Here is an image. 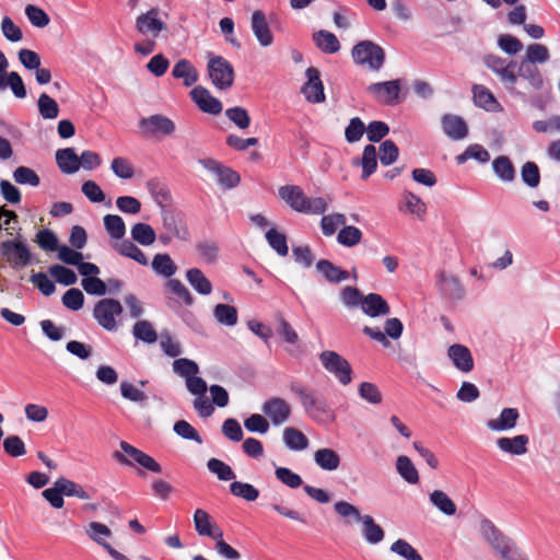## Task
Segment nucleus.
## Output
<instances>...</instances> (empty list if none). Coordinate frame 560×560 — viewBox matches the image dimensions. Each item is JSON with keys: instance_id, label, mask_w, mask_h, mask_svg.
<instances>
[{"instance_id": "nucleus-36", "label": "nucleus", "mask_w": 560, "mask_h": 560, "mask_svg": "<svg viewBox=\"0 0 560 560\" xmlns=\"http://www.w3.org/2000/svg\"><path fill=\"white\" fill-rule=\"evenodd\" d=\"M151 267L156 275L167 279L177 272V266L168 254H156L151 261Z\"/></svg>"}, {"instance_id": "nucleus-26", "label": "nucleus", "mask_w": 560, "mask_h": 560, "mask_svg": "<svg viewBox=\"0 0 560 560\" xmlns=\"http://www.w3.org/2000/svg\"><path fill=\"white\" fill-rule=\"evenodd\" d=\"M360 307L362 312L370 317L386 316L390 313L388 303L377 293H369L363 296Z\"/></svg>"}, {"instance_id": "nucleus-24", "label": "nucleus", "mask_w": 560, "mask_h": 560, "mask_svg": "<svg viewBox=\"0 0 560 560\" xmlns=\"http://www.w3.org/2000/svg\"><path fill=\"white\" fill-rule=\"evenodd\" d=\"M447 357L458 371L463 373L472 371L474 359L467 347L459 343L452 345L447 350Z\"/></svg>"}, {"instance_id": "nucleus-22", "label": "nucleus", "mask_w": 560, "mask_h": 560, "mask_svg": "<svg viewBox=\"0 0 560 560\" xmlns=\"http://www.w3.org/2000/svg\"><path fill=\"white\" fill-rule=\"evenodd\" d=\"M520 419L516 408H504L497 418L487 421L486 425L493 432H505L513 430Z\"/></svg>"}, {"instance_id": "nucleus-46", "label": "nucleus", "mask_w": 560, "mask_h": 560, "mask_svg": "<svg viewBox=\"0 0 560 560\" xmlns=\"http://www.w3.org/2000/svg\"><path fill=\"white\" fill-rule=\"evenodd\" d=\"M214 318L224 326H234L237 323V310L229 304H217L213 310Z\"/></svg>"}, {"instance_id": "nucleus-28", "label": "nucleus", "mask_w": 560, "mask_h": 560, "mask_svg": "<svg viewBox=\"0 0 560 560\" xmlns=\"http://www.w3.org/2000/svg\"><path fill=\"white\" fill-rule=\"evenodd\" d=\"M472 97L475 105L487 112L498 113L503 109L492 92L482 84L472 86Z\"/></svg>"}, {"instance_id": "nucleus-23", "label": "nucleus", "mask_w": 560, "mask_h": 560, "mask_svg": "<svg viewBox=\"0 0 560 560\" xmlns=\"http://www.w3.org/2000/svg\"><path fill=\"white\" fill-rule=\"evenodd\" d=\"M190 95L202 112L212 115H218L222 112L221 102L217 97L212 96L207 89L196 86L191 90Z\"/></svg>"}, {"instance_id": "nucleus-11", "label": "nucleus", "mask_w": 560, "mask_h": 560, "mask_svg": "<svg viewBox=\"0 0 560 560\" xmlns=\"http://www.w3.org/2000/svg\"><path fill=\"white\" fill-rule=\"evenodd\" d=\"M139 127L145 137H171L176 131L175 122L162 114L140 119Z\"/></svg>"}, {"instance_id": "nucleus-61", "label": "nucleus", "mask_w": 560, "mask_h": 560, "mask_svg": "<svg viewBox=\"0 0 560 560\" xmlns=\"http://www.w3.org/2000/svg\"><path fill=\"white\" fill-rule=\"evenodd\" d=\"M490 546L500 555L502 560L508 559L518 549L515 544L502 533L497 536Z\"/></svg>"}, {"instance_id": "nucleus-31", "label": "nucleus", "mask_w": 560, "mask_h": 560, "mask_svg": "<svg viewBox=\"0 0 560 560\" xmlns=\"http://www.w3.org/2000/svg\"><path fill=\"white\" fill-rule=\"evenodd\" d=\"M315 464L326 471H335L340 467V455L332 448L323 447L314 453Z\"/></svg>"}, {"instance_id": "nucleus-48", "label": "nucleus", "mask_w": 560, "mask_h": 560, "mask_svg": "<svg viewBox=\"0 0 560 560\" xmlns=\"http://www.w3.org/2000/svg\"><path fill=\"white\" fill-rule=\"evenodd\" d=\"M346 222V215L339 212L323 215L320 220L322 232L325 236H331L339 226H345Z\"/></svg>"}, {"instance_id": "nucleus-7", "label": "nucleus", "mask_w": 560, "mask_h": 560, "mask_svg": "<svg viewBox=\"0 0 560 560\" xmlns=\"http://www.w3.org/2000/svg\"><path fill=\"white\" fill-rule=\"evenodd\" d=\"M84 533L91 541L102 547L113 560H131L109 544L108 540L113 537V532L107 525L92 521L84 527Z\"/></svg>"}, {"instance_id": "nucleus-25", "label": "nucleus", "mask_w": 560, "mask_h": 560, "mask_svg": "<svg viewBox=\"0 0 560 560\" xmlns=\"http://www.w3.org/2000/svg\"><path fill=\"white\" fill-rule=\"evenodd\" d=\"M444 133L452 140H462L468 135V126L465 120L452 114H446L441 119Z\"/></svg>"}, {"instance_id": "nucleus-59", "label": "nucleus", "mask_w": 560, "mask_h": 560, "mask_svg": "<svg viewBox=\"0 0 560 560\" xmlns=\"http://www.w3.org/2000/svg\"><path fill=\"white\" fill-rule=\"evenodd\" d=\"M112 172L119 178L130 179L135 175L132 163L126 158H115L110 164Z\"/></svg>"}, {"instance_id": "nucleus-37", "label": "nucleus", "mask_w": 560, "mask_h": 560, "mask_svg": "<svg viewBox=\"0 0 560 560\" xmlns=\"http://www.w3.org/2000/svg\"><path fill=\"white\" fill-rule=\"evenodd\" d=\"M188 283L202 295H209L212 292V284L205 273L198 268L188 269L186 272Z\"/></svg>"}, {"instance_id": "nucleus-53", "label": "nucleus", "mask_w": 560, "mask_h": 560, "mask_svg": "<svg viewBox=\"0 0 560 560\" xmlns=\"http://www.w3.org/2000/svg\"><path fill=\"white\" fill-rule=\"evenodd\" d=\"M230 491L233 495L249 502L256 501L259 497V491L253 485L242 481H233Z\"/></svg>"}, {"instance_id": "nucleus-52", "label": "nucleus", "mask_w": 560, "mask_h": 560, "mask_svg": "<svg viewBox=\"0 0 560 560\" xmlns=\"http://www.w3.org/2000/svg\"><path fill=\"white\" fill-rule=\"evenodd\" d=\"M104 226L110 237L115 240H120L126 234V225L124 220L116 214H106L104 217Z\"/></svg>"}, {"instance_id": "nucleus-51", "label": "nucleus", "mask_w": 560, "mask_h": 560, "mask_svg": "<svg viewBox=\"0 0 560 560\" xmlns=\"http://www.w3.org/2000/svg\"><path fill=\"white\" fill-rule=\"evenodd\" d=\"M37 104L39 114L44 119H55L58 117L59 105L48 94H40Z\"/></svg>"}, {"instance_id": "nucleus-63", "label": "nucleus", "mask_w": 560, "mask_h": 560, "mask_svg": "<svg viewBox=\"0 0 560 560\" xmlns=\"http://www.w3.org/2000/svg\"><path fill=\"white\" fill-rule=\"evenodd\" d=\"M225 116L240 129H246L250 125V117L244 107L235 106L228 108Z\"/></svg>"}, {"instance_id": "nucleus-1", "label": "nucleus", "mask_w": 560, "mask_h": 560, "mask_svg": "<svg viewBox=\"0 0 560 560\" xmlns=\"http://www.w3.org/2000/svg\"><path fill=\"white\" fill-rule=\"evenodd\" d=\"M173 371L178 376L185 378L187 390L195 396L192 406L199 416L202 418L210 417L213 413L214 408L206 397L208 386L206 381L198 376V364L186 358L176 359L173 362Z\"/></svg>"}, {"instance_id": "nucleus-62", "label": "nucleus", "mask_w": 560, "mask_h": 560, "mask_svg": "<svg viewBox=\"0 0 560 560\" xmlns=\"http://www.w3.org/2000/svg\"><path fill=\"white\" fill-rule=\"evenodd\" d=\"M266 240L271 248H273L280 256L288 255L287 237L276 229H270L266 233Z\"/></svg>"}, {"instance_id": "nucleus-20", "label": "nucleus", "mask_w": 560, "mask_h": 560, "mask_svg": "<svg viewBox=\"0 0 560 560\" xmlns=\"http://www.w3.org/2000/svg\"><path fill=\"white\" fill-rule=\"evenodd\" d=\"M399 91L398 80L373 83L368 86V92L374 100L386 105L394 104L397 101Z\"/></svg>"}, {"instance_id": "nucleus-35", "label": "nucleus", "mask_w": 560, "mask_h": 560, "mask_svg": "<svg viewBox=\"0 0 560 560\" xmlns=\"http://www.w3.org/2000/svg\"><path fill=\"white\" fill-rule=\"evenodd\" d=\"M282 438H283V443L285 444V446L289 450L295 451V452H301V451L306 450L310 444L306 435L302 431H300L295 428H292V427H288L283 430Z\"/></svg>"}, {"instance_id": "nucleus-45", "label": "nucleus", "mask_w": 560, "mask_h": 560, "mask_svg": "<svg viewBox=\"0 0 560 560\" xmlns=\"http://www.w3.org/2000/svg\"><path fill=\"white\" fill-rule=\"evenodd\" d=\"M317 47L327 54L337 52L340 49V44L337 37L327 31H319L313 36Z\"/></svg>"}, {"instance_id": "nucleus-15", "label": "nucleus", "mask_w": 560, "mask_h": 560, "mask_svg": "<svg viewBox=\"0 0 560 560\" xmlns=\"http://www.w3.org/2000/svg\"><path fill=\"white\" fill-rule=\"evenodd\" d=\"M384 330L385 331L383 332L378 328H373V327H369V326H365L363 328V332L366 336H369L371 339L380 342L384 347H388L389 341L387 338H392L395 340L399 339L402 335L404 326H402V323L400 322V319L393 317V318H388L385 322Z\"/></svg>"}, {"instance_id": "nucleus-13", "label": "nucleus", "mask_w": 560, "mask_h": 560, "mask_svg": "<svg viewBox=\"0 0 560 560\" xmlns=\"http://www.w3.org/2000/svg\"><path fill=\"white\" fill-rule=\"evenodd\" d=\"M136 30L143 36L156 38L162 31L166 30V24L160 19V10L153 8L136 19Z\"/></svg>"}, {"instance_id": "nucleus-41", "label": "nucleus", "mask_w": 560, "mask_h": 560, "mask_svg": "<svg viewBox=\"0 0 560 560\" xmlns=\"http://www.w3.org/2000/svg\"><path fill=\"white\" fill-rule=\"evenodd\" d=\"M114 247L120 255L131 258L142 266H147L149 264L144 253L130 241L125 240L120 243H116Z\"/></svg>"}, {"instance_id": "nucleus-6", "label": "nucleus", "mask_w": 560, "mask_h": 560, "mask_svg": "<svg viewBox=\"0 0 560 560\" xmlns=\"http://www.w3.org/2000/svg\"><path fill=\"white\" fill-rule=\"evenodd\" d=\"M208 74L212 84L219 90H228L234 82L233 66L221 56L208 54Z\"/></svg>"}, {"instance_id": "nucleus-64", "label": "nucleus", "mask_w": 560, "mask_h": 560, "mask_svg": "<svg viewBox=\"0 0 560 560\" xmlns=\"http://www.w3.org/2000/svg\"><path fill=\"white\" fill-rule=\"evenodd\" d=\"M207 467L212 474L217 475V477L220 480L228 481V480H232L235 478V474L232 470V468L220 459H217V458L209 459L207 463Z\"/></svg>"}, {"instance_id": "nucleus-42", "label": "nucleus", "mask_w": 560, "mask_h": 560, "mask_svg": "<svg viewBox=\"0 0 560 560\" xmlns=\"http://www.w3.org/2000/svg\"><path fill=\"white\" fill-rule=\"evenodd\" d=\"M130 234L135 242L143 246H150L156 238L155 231L147 223H136Z\"/></svg>"}, {"instance_id": "nucleus-38", "label": "nucleus", "mask_w": 560, "mask_h": 560, "mask_svg": "<svg viewBox=\"0 0 560 560\" xmlns=\"http://www.w3.org/2000/svg\"><path fill=\"white\" fill-rule=\"evenodd\" d=\"M518 74L521 78L525 79L533 89H542L544 78L536 65L522 60L518 66Z\"/></svg>"}, {"instance_id": "nucleus-29", "label": "nucleus", "mask_w": 560, "mask_h": 560, "mask_svg": "<svg viewBox=\"0 0 560 560\" xmlns=\"http://www.w3.org/2000/svg\"><path fill=\"white\" fill-rule=\"evenodd\" d=\"M359 523L361 524V535L368 544L377 545L384 540V529L371 515L364 514Z\"/></svg>"}, {"instance_id": "nucleus-19", "label": "nucleus", "mask_w": 560, "mask_h": 560, "mask_svg": "<svg viewBox=\"0 0 560 560\" xmlns=\"http://www.w3.org/2000/svg\"><path fill=\"white\" fill-rule=\"evenodd\" d=\"M250 30L261 47H269L272 45L273 35L264 11L255 10L252 13Z\"/></svg>"}, {"instance_id": "nucleus-44", "label": "nucleus", "mask_w": 560, "mask_h": 560, "mask_svg": "<svg viewBox=\"0 0 560 560\" xmlns=\"http://www.w3.org/2000/svg\"><path fill=\"white\" fill-rule=\"evenodd\" d=\"M148 191L160 206L170 201V190L167 186L159 178H151L145 184Z\"/></svg>"}, {"instance_id": "nucleus-32", "label": "nucleus", "mask_w": 560, "mask_h": 560, "mask_svg": "<svg viewBox=\"0 0 560 560\" xmlns=\"http://www.w3.org/2000/svg\"><path fill=\"white\" fill-rule=\"evenodd\" d=\"M56 162L65 174H73L80 170L79 156L72 148L59 149L56 152Z\"/></svg>"}, {"instance_id": "nucleus-8", "label": "nucleus", "mask_w": 560, "mask_h": 560, "mask_svg": "<svg viewBox=\"0 0 560 560\" xmlns=\"http://www.w3.org/2000/svg\"><path fill=\"white\" fill-rule=\"evenodd\" d=\"M162 226L159 240L163 245H168L172 240L188 241L190 237L186 222L179 215L168 210L162 211Z\"/></svg>"}, {"instance_id": "nucleus-27", "label": "nucleus", "mask_w": 560, "mask_h": 560, "mask_svg": "<svg viewBox=\"0 0 560 560\" xmlns=\"http://www.w3.org/2000/svg\"><path fill=\"white\" fill-rule=\"evenodd\" d=\"M529 439L525 434H518L512 438L502 436L497 439L495 444L503 453L522 456L527 453Z\"/></svg>"}, {"instance_id": "nucleus-55", "label": "nucleus", "mask_w": 560, "mask_h": 560, "mask_svg": "<svg viewBox=\"0 0 560 560\" xmlns=\"http://www.w3.org/2000/svg\"><path fill=\"white\" fill-rule=\"evenodd\" d=\"M362 240V232L353 225H345L337 235L339 244L346 247H353Z\"/></svg>"}, {"instance_id": "nucleus-40", "label": "nucleus", "mask_w": 560, "mask_h": 560, "mask_svg": "<svg viewBox=\"0 0 560 560\" xmlns=\"http://www.w3.org/2000/svg\"><path fill=\"white\" fill-rule=\"evenodd\" d=\"M172 74L174 78L183 79L186 86L192 85L197 79L198 73L194 66L186 59H180L173 68Z\"/></svg>"}, {"instance_id": "nucleus-54", "label": "nucleus", "mask_w": 560, "mask_h": 560, "mask_svg": "<svg viewBox=\"0 0 560 560\" xmlns=\"http://www.w3.org/2000/svg\"><path fill=\"white\" fill-rule=\"evenodd\" d=\"M390 551L405 560H423L421 555L405 539L394 541Z\"/></svg>"}, {"instance_id": "nucleus-30", "label": "nucleus", "mask_w": 560, "mask_h": 560, "mask_svg": "<svg viewBox=\"0 0 560 560\" xmlns=\"http://www.w3.org/2000/svg\"><path fill=\"white\" fill-rule=\"evenodd\" d=\"M399 210L412 214L419 220H423L427 212V205L413 192L405 190L401 195Z\"/></svg>"}, {"instance_id": "nucleus-50", "label": "nucleus", "mask_w": 560, "mask_h": 560, "mask_svg": "<svg viewBox=\"0 0 560 560\" xmlns=\"http://www.w3.org/2000/svg\"><path fill=\"white\" fill-rule=\"evenodd\" d=\"M492 167L497 176L503 182H512L515 177V170L506 156H499L493 160Z\"/></svg>"}, {"instance_id": "nucleus-57", "label": "nucleus", "mask_w": 560, "mask_h": 560, "mask_svg": "<svg viewBox=\"0 0 560 560\" xmlns=\"http://www.w3.org/2000/svg\"><path fill=\"white\" fill-rule=\"evenodd\" d=\"M25 15L35 27L43 28L50 23L49 15L42 8L34 4H27L25 7Z\"/></svg>"}, {"instance_id": "nucleus-16", "label": "nucleus", "mask_w": 560, "mask_h": 560, "mask_svg": "<svg viewBox=\"0 0 560 560\" xmlns=\"http://www.w3.org/2000/svg\"><path fill=\"white\" fill-rule=\"evenodd\" d=\"M306 82L301 88V92L307 102L313 104L323 103L325 101L324 85L319 77V71L310 67L305 71Z\"/></svg>"}, {"instance_id": "nucleus-9", "label": "nucleus", "mask_w": 560, "mask_h": 560, "mask_svg": "<svg viewBox=\"0 0 560 560\" xmlns=\"http://www.w3.org/2000/svg\"><path fill=\"white\" fill-rule=\"evenodd\" d=\"M122 313L121 304L114 299L100 300L93 310V316L101 327L108 331H115L118 328L117 318Z\"/></svg>"}, {"instance_id": "nucleus-39", "label": "nucleus", "mask_w": 560, "mask_h": 560, "mask_svg": "<svg viewBox=\"0 0 560 560\" xmlns=\"http://www.w3.org/2000/svg\"><path fill=\"white\" fill-rule=\"evenodd\" d=\"M316 268L329 282L339 283L349 278L348 271L340 269L328 260H319Z\"/></svg>"}, {"instance_id": "nucleus-4", "label": "nucleus", "mask_w": 560, "mask_h": 560, "mask_svg": "<svg viewBox=\"0 0 560 560\" xmlns=\"http://www.w3.org/2000/svg\"><path fill=\"white\" fill-rule=\"evenodd\" d=\"M121 452H115L113 457L126 466L138 465L148 471L160 474L162 472V466L150 455L135 447L126 441L119 443Z\"/></svg>"}, {"instance_id": "nucleus-2", "label": "nucleus", "mask_w": 560, "mask_h": 560, "mask_svg": "<svg viewBox=\"0 0 560 560\" xmlns=\"http://www.w3.org/2000/svg\"><path fill=\"white\" fill-rule=\"evenodd\" d=\"M290 390L298 396L305 413L312 419L320 423L334 420V412L323 396L298 382L290 384Z\"/></svg>"}, {"instance_id": "nucleus-56", "label": "nucleus", "mask_w": 560, "mask_h": 560, "mask_svg": "<svg viewBox=\"0 0 560 560\" xmlns=\"http://www.w3.org/2000/svg\"><path fill=\"white\" fill-rule=\"evenodd\" d=\"M49 273L55 280L63 285H72L78 281L75 272L61 265H52L49 267Z\"/></svg>"}, {"instance_id": "nucleus-49", "label": "nucleus", "mask_w": 560, "mask_h": 560, "mask_svg": "<svg viewBox=\"0 0 560 560\" xmlns=\"http://www.w3.org/2000/svg\"><path fill=\"white\" fill-rule=\"evenodd\" d=\"M56 483L60 488L62 495L77 497L81 500L90 499L89 493L80 485L70 479L60 477L56 480Z\"/></svg>"}, {"instance_id": "nucleus-10", "label": "nucleus", "mask_w": 560, "mask_h": 560, "mask_svg": "<svg viewBox=\"0 0 560 560\" xmlns=\"http://www.w3.org/2000/svg\"><path fill=\"white\" fill-rule=\"evenodd\" d=\"M323 368L332 374L342 385L351 383L352 369L349 362L332 350H325L319 354Z\"/></svg>"}, {"instance_id": "nucleus-43", "label": "nucleus", "mask_w": 560, "mask_h": 560, "mask_svg": "<svg viewBox=\"0 0 560 560\" xmlns=\"http://www.w3.org/2000/svg\"><path fill=\"white\" fill-rule=\"evenodd\" d=\"M550 52L547 46L534 43L527 46L523 60L533 65H542L549 61Z\"/></svg>"}, {"instance_id": "nucleus-58", "label": "nucleus", "mask_w": 560, "mask_h": 560, "mask_svg": "<svg viewBox=\"0 0 560 560\" xmlns=\"http://www.w3.org/2000/svg\"><path fill=\"white\" fill-rule=\"evenodd\" d=\"M13 179L20 185H30L32 187H37L40 183L36 172L27 166L16 167L13 172Z\"/></svg>"}, {"instance_id": "nucleus-18", "label": "nucleus", "mask_w": 560, "mask_h": 560, "mask_svg": "<svg viewBox=\"0 0 560 560\" xmlns=\"http://www.w3.org/2000/svg\"><path fill=\"white\" fill-rule=\"evenodd\" d=\"M436 287L443 296L451 300H460L465 293L458 277L445 270L436 273Z\"/></svg>"}, {"instance_id": "nucleus-33", "label": "nucleus", "mask_w": 560, "mask_h": 560, "mask_svg": "<svg viewBox=\"0 0 560 560\" xmlns=\"http://www.w3.org/2000/svg\"><path fill=\"white\" fill-rule=\"evenodd\" d=\"M429 501L432 506L446 516H454L457 508L451 497L443 490H433L429 493Z\"/></svg>"}, {"instance_id": "nucleus-12", "label": "nucleus", "mask_w": 560, "mask_h": 560, "mask_svg": "<svg viewBox=\"0 0 560 560\" xmlns=\"http://www.w3.org/2000/svg\"><path fill=\"white\" fill-rule=\"evenodd\" d=\"M200 163L222 188L232 189L238 185L240 175L232 168L211 159L202 160Z\"/></svg>"}, {"instance_id": "nucleus-60", "label": "nucleus", "mask_w": 560, "mask_h": 560, "mask_svg": "<svg viewBox=\"0 0 560 560\" xmlns=\"http://www.w3.org/2000/svg\"><path fill=\"white\" fill-rule=\"evenodd\" d=\"M133 336L148 343H153L158 339V334L148 320H139L133 326Z\"/></svg>"}, {"instance_id": "nucleus-14", "label": "nucleus", "mask_w": 560, "mask_h": 560, "mask_svg": "<svg viewBox=\"0 0 560 560\" xmlns=\"http://www.w3.org/2000/svg\"><path fill=\"white\" fill-rule=\"evenodd\" d=\"M0 252L8 262L14 266L25 267L32 260V254L28 247L19 241L10 240L2 242Z\"/></svg>"}, {"instance_id": "nucleus-17", "label": "nucleus", "mask_w": 560, "mask_h": 560, "mask_svg": "<svg viewBox=\"0 0 560 560\" xmlns=\"http://www.w3.org/2000/svg\"><path fill=\"white\" fill-rule=\"evenodd\" d=\"M261 411L270 419L273 425L279 427L289 420L291 406L283 398L272 397L264 402Z\"/></svg>"}, {"instance_id": "nucleus-47", "label": "nucleus", "mask_w": 560, "mask_h": 560, "mask_svg": "<svg viewBox=\"0 0 560 560\" xmlns=\"http://www.w3.org/2000/svg\"><path fill=\"white\" fill-rule=\"evenodd\" d=\"M360 164L362 166L363 179H366L371 174L375 172L377 166V154L373 144H368L364 147Z\"/></svg>"}, {"instance_id": "nucleus-5", "label": "nucleus", "mask_w": 560, "mask_h": 560, "mask_svg": "<svg viewBox=\"0 0 560 560\" xmlns=\"http://www.w3.org/2000/svg\"><path fill=\"white\" fill-rule=\"evenodd\" d=\"M352 58L359 66L378 71L385 61L384 49L371 40H362L352 48Z\"/></svg>"}, {"instance_id": "nucleus-21", "label": "nucleus", "mask_w": 560, "mask_h": 560, "mask_svg": "<svg viewBox=\"0 0 560 560\" xmlns=\"http://www.w3.org/2000/svg\"><path fill=\"white\" fill-rule=\"evenodd\" d=\"M194 525L199 536H207L214 539L219 538L220 534L223 533L210 514L202 509L195 511Z\"/></svg>"}, {"instance_id": "nucleus-3", "label": "nucleus", "mask_w": 560, "mask_h": 560, "mask_svg": "<svg viewBox=\"0 0 560 560\" xmlns=\"http://www.w3.org/2000/svg\"><path fill=\"white\" fill-rule=\"evenodd\" d=\"M280 198L294 211L305 214H323L328 209V201L323 197H307L301 187L285 185L279 188Z\"/></svg>"}, {"instance_id": "nucleus-34", "label": "nucleus", "mask_w": 560, "mask_h": 560, "mask_svg": "<svg viewBox=\"0 0 560 560\" xmlns=\"http://www.w3.org/2000/svg\"><path fill=\"white\" fill-rule=\"evenodd\" d=\"M397 474L408 483L417 485L419 482V472L412 460L406 455H399L395 462Z\"/></svg>"}]
</instances>
